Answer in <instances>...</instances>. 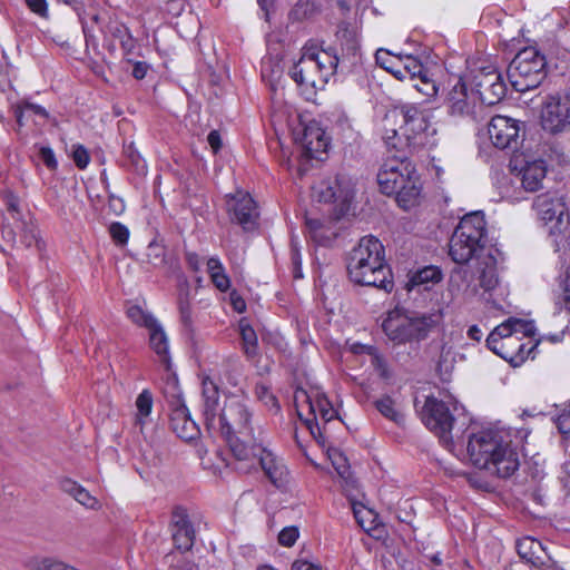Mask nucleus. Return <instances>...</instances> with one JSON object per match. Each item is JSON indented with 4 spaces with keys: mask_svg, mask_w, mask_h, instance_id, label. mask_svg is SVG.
I'll return each mask as SVG.
<instances>
[{
    "mask_svg": "<svg viewBox=\"0 0 570 570\" xmlns=\"http://www.w3.org/2000/svg\"><path fill=\"white\" fill-rule=\"evenodd\" d=\"M346 268L350 279L362 286H372L391 293L394 287L393 274L385 261L381 240L372 235L360 239L348 253Z\"/></svg>",
    "mask_w": 570,
    "mask_h": 570,
    "instance_id": "nucleus-1",
    "label": "nucleus"
},
{
    "mask_svg": "<svg viewBox=\"0 0 570 570\" xmlns=\"http://www.w3.org/2000/svg\"><path fill=\"white\" fill-rule=\"evenodd\" d=\"M466 450L475 468L501 479L510 478L520 466L517 450L498 431L485 430L470 435Z\"/></svg>",
    "mask_w": 570,
    "mask_h": 570,
    "instance_id": "nucleus-2",
    "label": "nucleus"
},
{
    "mask_svg": "<svg viewBox=\"0 0 570 570\" xmlns=\"http://www.w3.org/2000/svg\"><path fill=\"white\" fill-rule=\"evenodd\" d=\"M218 429L228 444L234 458H248L253 455L254 413L249 401L245 397L232 395L225 400L218 415Z\"/></svg>",
    "mask_w": 570,
    "mask_h": 570,
    "instance_id": "nucleus-3",
    "label": "nucleus"
},
{
    "mask_svg": "<svg viewBox=\"0 0 570 570\" xmlns=\"http://www.w3.org/2000/svg\"><path fill=\"white\" fill-rule=\"evenodd\" d=\"M533 321L509 317L498 325L487 337V346L512 366H520L529 357L534 358L539 341L533 342Z\"/></svg>",
    "mask_w": 570,
    "mask_h": 570,
    "instance_id": "nucleus-4",
    "label": "nucleus"
},
{
    "mask_svg": "<svg viewBox=\"0 0 570 570\" xmlns=\"http://www.w3.org/2000/svg\"><path fill=\"white\" fill-rule=\"evenodd\" d=\"M338 66L340 58L334 48L306 46L288 73L306 100H313L317 91L323 90L335 76Z\"/></svg>",
    "mask_w": 570,
    "mask_h": 570,
    "instance_id": "nucleus-5",
    "label": "nucleus"
},
{
    "mask_svg": "<svg viewBox=\"0 0 570 570\" xmlns=\"http://www.w3.org/2000/svg\"><path fill=\"white\" fill-rule=\"evenodd\" d=\"M377 184L383 194L395 196L404 210L419 204L422 187L415 168L406 158L386 159L377 173Z\"/></svg>",
    "mask_w": 570,
    "mask_h": 570,
    "instance_id": "nucleus-6",
    "label": "nucleus"
},
{
    "mask_svg": "<svg viewBox=\"0 0 570 570\" xmlns=\"http://www.w3.org/2000/svg\"><path fill=\"white\" fill-rule=\"evenodd\" d=\"M489 249L487 222L483 215L471 213L465 215L454 229L449 242V255L456 264H466L475 258L480 261Z\"/></svg>",
    "mask_w": 570,
    "mask_h": 570,
    "instance_id": "nucleus-7",
    "label": "nucleus"
},
{
    "mask_svg": "<svg viewBox=\"0 0 570 570\" xmlns=\"http://www.w3.org/2000/svg\"><path fill=\"white\" fill-rule=\"evenodd\" d=\"M423 420L425 425L446 445L453 442L452 432L456 430V433H463L470 421L464 414L463 406H459L456 402L448 404L434 396H428L425 400Z\"/></svg>",
    "mask_w": 570,
    "mask_h": 570,
    "instance_id": "nucleus-8",
    "label": "nucleus"
},
{
    "mask_svg": "<svg viewBox=\"0 0 570 570\" xmlns=\"http://www.w3.org/2000/svg\"><path fill=\"white\" fill-rule=\"evenodd\" d=\"M512 87L525 92L541 85L547 77V59L534 47L521 49L507 70Z\"/></svg>",
    "mask_w": 570,
    "mask_h": 570,
    "instance_id": "nucleus-9",
    "label": "nucleus"
},
{
    "mask_svg": "<svg viewBox=\"0 0 570 570\" xmlns=\"http://www.w3.org/2000/svg\"><path fill=\"white\" fill-rule=\"evenodd\" d=\"M435 325L433 315L409 316L399 311H392L383 321L382 328L394 344H405L425 340Z\"/></svg>",
    "mask_w": 570,
    "mask_h": 570,
    "instance_id": "nucleus-10",
    "label": "nucleus"
},
{
    "mask_svg": "<svg viewBox=\"0 0 570 570\" xmlns=\"http://www.w3.org/2000/svg\"><path fill=\"white\" fill-rule=\"evenodd\" d=\"M403 115L402 135L412 151L422 148H432L436 145V128L431 125L429 116L415 105H405L401 109Z\"/></svg>",
    "mask_w": 570,
    "mask_h": 570,
    "instance_id": "nucleus-11",
    "label": "nucleus"
},
{
    "mask_svg": "<svg viewBox=\"0 0 570 570\" xmlns=\"http://www.w3.org/2000/svg\"><path fill=\"white\" fill-rule=\"evenodd\" d=\"M444 106L449 116L478 124L483 119V105L480 102L476 94L469 90L466 83L460 78L456 83L448 91Z\"/></svg>",
    "mask_w": 570,
    "mask_h": 570,
    "instance_id": "nucleus-12",
    "label": "nucleus"
},
{
    "mask_svg": "<svg viewBox=\"0 0 570 570\" xmlns=\"http://www.w3.org/2000/svg\"><path fill=\"white\" fill-rule=\"evenodd\" d=\"M294 403L298 415L301 416V409L306 405L312 419H306L305 423L311 430L312 434H315L314 428L320 430L317 420L321 419L324 423H328L337 416V412L328 401V399L317 391H306L302 387H297L294 392Z\"/></svg>",
    "mask_w": 570,
    "mask_h": 570,
    "instance_id": "nucleus-13",
    "label": "nucleus"
},
{
    "mask_svg": "<svg viewBox=\"0 0 570 570\" xmlns=\"http://www.w3.org/2000/svg\"><path fill=\"white\" fill-rule=\"evenodd\" d=\"M252 445L256 448L253 450V455H248V458H235L239 463H243V465L237 469L247 472L258 464L276 488L283 487L287 478V469L283 462L261 443L256 442Z\"/></svg>",
    "mask_w": 570,
    "mask_h": 570,
    "instance_id": "nucleus-14",
    "label": "nucleus"
},
{
    "mask_svg": "<svg viewBox=\"0 0 570 570\" xmlns=\"http://www.w3.org/2000/svg\"><path fill=\"white\" fill-rule=\"evenodd\" d=\"M472 82L482 105L492 106L505 97L507 85L501 72L493 66L478 69L473 75Z\"/></svg>",
    "mask_w": 570,
    "mask_h": 570,
    "instance_id": "nucleus-15",
    "label": "nucleus"
},
{
    "mask_svg": "<svg viewBox=\"0 0 570 570\" xmlns=\"http://www.w3.org/2000/svg\"><path fill=\"white\" fill-rule=\"evenodd\" d=\"M226 210L232 223H236L245 232L257 227L258 210L255 200L248 193L237 191L226 196Z\"/></svg>",
    "mask_w": 570,
    "mask_h": 570,
    "instance_id": "nucleus-16",
    "label": "nucleus"
},
{
    "mask_svg": "<svg viewBox=\"0 0 570 570\" xmlns=\"http://www.w3.org/2000/svg\"><path fill=\"white\" fill-rule=\"evenodd\" d=\"M520 131L519 120L501 115L492 117L488 126L489 137L499 149H517Z\"/></svg>",
    "mask_w": 570,
    "mask_h": 570,
    "instance_id": "nucleus-17",
    "label": "nucleus"
},
{
    "mask_svg": "<svg viewBox=\"0 0 570 570\" xmlns=\"http://www.w3.org/2000/svg\"><path fill=\"white\" fill-rule=\"evenodd\" d=\"M543 129L558 132L570 125V96H550L541 111Z\"/></svg>",
    "mask_w": 570,
    "mask_h": 570,
    "instance_id": "nucleus-18",
    "label": "nucleus"
},
{
    "mask_svg": "<svg viewBox=\"0 0 570 570\" xmlns=\"http://www.w3.org/2000/svg\"><path fill=\"white\" fill-rule=\"evenodd\" d=\"M532 208L540 220L544 224L552 223L551 229L560 230L567 212L562 197L551 191L541 194L534 198Z\"/></svg>",
    "mask_w": 570,
    "mask_h": 570,
    "instance_id": "nucleus-19",
    "label": "nucleus"
},
{
    "mask_svg": "<svg viewBox=\"0 0 570 570\" xmlns=\"http://www.w3.org/2000/svg\"><path fill=\"white\" fill-rule=\"evenodd\" d=\"M320 202L338 203L341 209H348L354 198V188L350 178L345 176H336L334 180L321 181L316 187Z\"/></svg>",
    "mask_w": 570,
    "mask_h": 570,
    "instance_id": "nucleus-20",
    "label": "nucleus"
},
{
    "mask_svg": "<svg viewBox=\"0 0 570 570\" xmlns=\"http://www.w3.org/2000/svg\"><path fill=\"white\" fill-rule=\"evenodd\" d=\"M170 527L175 547L180 551H189L195 543L196 532L184 508L176 507L173 510Z\"/></svg>",
    "mask_w": 570,
    "mask_h": 570,
    "instance_id": "nucleus-21",
    "label": "nucleus"
},
{
    "mask_svg": "<svg viewBox=\"0 0 570 570\" xmlns=\"http://www.w3.org/2000/svg\"><path fill=\"white\" fill-rule=\"evenodd\" d=\"M517 551L520 558L535 570L550 568L551 558L546 553L540 541L530 537L520 539L517 541Z\"/></svg>",
    "mask_w": 570,
    "mask_h": 570,
    "instance_id": "nucleus-22",
    "label": "nucleus"
},
{
    "mask_svg": "<svg viewBox=\"0 0 570 570\" xmlns=\"http://www.w3.org/2000/svg\"><path fill=\"white\" fill-rule=\"evenodd\" d=\"M170 428L183 440H194L199 434L198 425L190 419L188 409L179 404L171 411Z\"/></svg>",
    "mask_w": 570,
    "mask_h": 570,
    "instance_id": "nucleus-23",
    "label": "nucleus"
},
{
    "mask_svg": "<svg viewBox=\"0 0 570 570\" xmlns=\"http://www.w3.org/2000/svg\"><path fill=\"white\" fill-rule=\"evenodd\" d=\"M204 416L207 429L216 428V415L219 407L218 385L208 376L202 381Z\"/></svg>",
    "mask_w": 570,
    "mask_h": 570,
    "instance_id": "nucleus-24",
    "label": "nucleus"
},
{
    "mask_svg": "<svg viewBox=\"0 0 570 570\" xmlns=\"http://www.w3.org/2000/svg\"><path fill=\"white\" fill-rule=\"evenodd\" d=\"M337 39L341 42L342 55L338 56L341 66H353L361 60L360 43L356 33L347 28H340Z\"/></svg>",
    "mask_w": 570,
    "mask_h": 570,
    "instance_id": "nucleus-25",
    "label": "nucleus"
},
{
    "mask_svg": "<svg viewBox=\"0 0 570 570\" xmlns=\"http://www.w3.org/2000/svg\"><path fill=\"white\" fill-rule=\"evenodd\" d=\"M522 187L530 193H534L542 187V181L547 176V165L542 159L528 161L520 170Z\"/></svg>",
    "mask_w": 570,
    "mask_h": 570,
    "instance_id": "nucleus-26",
    "label": "nucleus"
},
{
    "mask_svg": "<svg viewBox=\"0 0 570 570\" xmlns=\"http://www.w3.org/2000/svg\"><path fill=\"white\" fill-rule=\"evenodd\" d=\"M301 142L313 158H318V154L326 153L328 147L324 130L315 124L304 128Z\"/></svg>",
    "mask_w": 570,
    "mask_h": 570,
    "instance_id": "nucleus-27",
    "label": "nucleus"
},
{
    "mask_svg": "<svg viewBox=\"0 0 570 570\" xmlns=\"http://www.w3.org/2000/svg\"><path fill=\"white\" fill-rule=\"evenodd\" d=\"M497 249H489L484 256L478 261L479 283L484 291L493 289L498 284L497 274Z\"/></svg>",
    "mask_w": 570,
    "mask_h": 570,
    "instance_id": "nucleus-28",
    "label": "nucleus"
},
{
    "mask_svg": "<svg viewBox=\"0 0 570 570\" xmlns=\"http://www.w3.org/2000/svg\"><path fill=\"white\" fill-rule=\"evenodd\" d=\"M177 307L179 312V321L184 332L188 335V337H193L195 335V325L191 312L190 288L187 281H185L184 285H181L179 288Z\"/></svg>",
    "mask_w": 570,
    "mask_h": 570,
    "instance_id": "nucleus-29",
    "label": "nucleus"
},
{
    "mask_svg": "<svg viewBox=\"0 0 570 570\" xmlns=\"http://www.w3.org/2000/svg\"><path fill=\"white\" fill-rule=\"evenodd\" d=\"M13 115L19 127H23L30 119L36 121V118H39L45 122L49 118V112L46 108L28 100H22L14 105Z\"/></svg>",
    "mask_w": 570,
    "mask_h": 570,
    "instance_id": "nucleus-30",
    "label": "nucleus"
},
{
    "mask_svg": "<svg viewBox=\"0 0 570 570\" xmlns=\"http://www.w3.org/2000/svg\"><path fill=\"white\" fill-rule=\"evenodd\" d=\"M441 279L442 271L434 265H430L414 272L409 279L407 286L409 289L416 286H424L428 289L430 285L438 284Z\"/></svg>",
    "mask_w": 570,
    "mask_h": 570,
    "instance_id": "nucleus-31",
    "label": "nucleus"
},
{
    "mask_svg": "<svg viewBox=\"0 0 570 570\" xmlns=\"http://www.w3.org/2000/svg\"><path fill=\"white\" fill-rule=\"evenodd\" d=\"M420 72H423V63L415 57L406 55L400 62V67L393 72V76L401 81H416Z\"/></svg>",
    "mask_w": 570,
    "mask_h": 570,
    "instance_id": "nucleus-32",
    "label": "nucleus"
},
{
    "mask_svg": "<svg viewBox=\"0 0 570 570\" xmlns=\"http://www.w3.org/2000/svg\"><path fill=\"white\" fill-rule=\"evenodd\" d=\"M148 330L150 347L160 357L161 362L168 364V340L161 325L156 321L155 325L149 326Z\"/></svg>",
    "mask_w": 570,
    "mask_h": 570,
    "instance_id": "nucleus-33",
    "label": "nucleus"
},
{
    "mask_svg": "<svg viewBox=\"0 0 570 570\" xmlns=\"http://www.w3.org/2000/svg\"><path fill=\"white\" fill-rule=\"evenodd\" d=\"M554 308L559 313L570 316V265L559 277V291L554 293Z\"/></svg>",
    "mask_w": 570,
    "mask_h": 570,
    "instance_id": "nucleus-34",
    "label": "nucleus"
},
{
    "mask_svg": "<svg viewBox=\"0 0 570 570\" xmlns=\"http://www.w3.org/2000/svg\"><path fill=\"white\" fill-rule=\"evenodd\" d=\"M239 334L243 342L244 353L248 358H254L258 355V338L255 330L252 327L246 318H242L238 323Z\"/></svg>",
    "mask_w": 570,
    "mask_h": 570,
    "instance_id": "nucleus-35",
    "label": "nucleus"
},
{
    "mask_svg": "<svg viewBox=\"0 0 570 570\" xmlns=\"http://www.w3.org/2000/svg\"><path fill=\"white\" fill-rule=\"evenodd\" d=\"M207 271L215 287L220 292H226L230 287V278L226 274L225 267L217 256L209 257L207 261Z\"/></svg>",
    "mask_w": 570,
    "mask_h": 570,
    "instance_id": "nucleus-36",
    "label": "nucleus"
},
{
    "mask_svg": "<svg viewBox=\"0 0 570 570\" xmlns=\"http://www.w3.org/2000/svg\"><path fill=\"white\" fill-rule=\"evenodd\" d=\"M305 225L312 239L315 243L321 246H330L332 244L335 234H327L328 230L325 229L323 223L320 219L306 217Z\"/></svg>",
    "mask_w": 570,
    "mask_h": 570,
    "instance_id": "nucleus-37",
    "label": "nucleus"
},
{
    "mask_svg": "<svg viewBox=\"0 0 570 570\" xmlns=\"http://www.w3.org/2000/svg\"><path fill=\"white\" fill-rule=\"evenodd\" d=\"M413 87L428 98H433L439 92V86L430 77L429 69L423 66V72H420L416 81H413Z\"/></svg>",
    "mask_w": 570,
    "mask_h": 570,
    "instance_id": "nucleus-38",
    "label": "nucleus"
},
{
    "mask_svg": "<svg viewBox=\"0 0 570 570\" xmlns=\"http://www.w3.org/2000/svg\"><path fill=\"white\" fill-rule=\"evenodd\" d=\"M108 30L115 39L119 40L124 51L130 52L135 48L134 38L125 24L119 22L110 23Z\"/></svg>",
    "mask_w": 570,
    "mask_h": 570,
    "instance_id": "nucleus-39",
    "label": "nucleus"
},
{
    "mask_svg": "<svg viewBox=\"0 0 570 570\" xmlns=\"http://www.w3.org/2000/svg\"><path fill=\"white\" fill-rule=\"evenodd\" d=\"M122 155L135 171H137L138 174L146 173V161L144 160V158L141 157L140 153L137 150L132 141L124 144Z\"/></svg>",
    "mask_w": 570,
    "mask_h": 570,
    "instance_id": "nucleus-40",
    "label": "nucleus"
},
{
    "mask_svg": "<svg viewBox=\"0 0 570 570\" xmlns=\"http://www.w3.org/2000/svg\"><path fill=\"white\" fill-rule=\"evenodd\" d=\"M136 423L139 425L145 424V419L151 413L153 395L148 390H144L136 399Z\"/></svg>",
    "mask_w": 570,
    "mask_h": 570,
    "instance_id": "nucleus-41",
    "label": "nucleus"
},
{
    "mask_svg": "<svg viewBox=\"0 0 570 570\" xmlns=\"http://www.w3.org/2000/svg\"><path fill=\"white\" fill-rule=\"evenodd\" d=\"M377 411L386 419L401 423L403 415L395 409V403L391 396L384 395L375 402Z\"/></svg>",
    "mask_w": 570,
    "mask_h": 570,
    "instance_id": "nucleus-42",
    "label": "nucleus"
},
{
    "mask_svg": "<svg viewBox=\"0 0 570 570\" xmlns=\"http://www.w3.org/2000/svg\"><path fill=\"white\" fill-rule=\"evenodd\" d=\"M403 57L401 55H392L389 50L379 49L375 53V61L381 68L393 75L396 67H400Z\"/></svg>",
    "mask_w": 570,
    "mask_h": 570,
    "instance_id": "nucleus-43",
    "label": "nucleus"
},
{
    "mask_svg": "<svg viewBox=\"0 0 570 570\" xmlns=\"http://www.w3.org/2000/svg\"><path fill=\"white\" fill-rule=\"evenodd\" d=\"M126 314L135 324L148 328L155 325L157 321L151 314L145 312L139 305H130L127 307Z\"/></svg>",
    "mask_w": 570,
    "mask_h": 570,
    "instance_id": "nucleus-44",
    "label": "nucleus"
},
{
    "mask_svg": "<svg viewBox=\"0 0 570 570\" xmlns=\"http://www.w3.org/2000/svg\"><path fill=\"white\" fill-rule=\"evenodd\" d=\"M256 397L274 414L281 412V405L276 396L265 385H256Z\"/></svg>",
    "mask_w": 570,
    "mask_h": 570,
    "instance_id": "nucleus-45",
    "label": "nucleus"
},
{
    "mask_svg": "<svg viewBox=\"0 0 570 570\" xmlns=\"http://www.w3.org/2000/svg\"><path fill=\"white\" fill-rule=\"evenodd\" d=\"M37 155L39 160L50 170L56 171L58 169V160L53 149L49 146L36 144Z\"/></svg>",
    "mask_w": 570,
    "mask_h": 570,
    "instance_id": "nucleus-46",
    "label": "nucleus"
},
{
    "mask_svg": "<svg viewBox=\"0 0 570 570\" xmlns=\"http://www.w3.org/2000/svg\"><path fill=\"white\" fill-rule=\"evenodd\" d=\"M354 517L360 524L361 528H363L365 531H370L374 528L373 523L375 521L376 515L372 510H368L364 507H353Z\"/></svg>",
    "mask_w": 570,
    "mask_h": 570,
    "instance_id": "nucleus-47",
    "label": "nucleus"
},
{
    "mask_svg": "<svg viewBox=\"0 0 570 570\" xmlns=\"http://www.w3.org/2000/svg\"><path fill=\"white\" fill-rule=\"evenodd\" d=\"M21 243L26 247L39 246L38 228L32 223H21Z\"/></svg>",
    "mask_w": 570,
    "mask_h": 570,
    "instance_id": "nucleus-48",
    "label": "nucleus"
},
{
    "mask_svg": "<svg viewBox=\"0 0 570 570\" xmlns=\"http://www.w3.org/2000/svg\"><path fill=\"white\" fill-rule=\"evenodd\" d=\"M554 423L558 431L567 439H570V400L563 405L560 413L556 416Z\"/></svg>",
    "mask_w": 570,
    "mask_h": 570,
    "instance_id": "nucleus-49",
    "label": "nucleus"
},
{
    "mask_svg": "<svg viewBox=\"0 0 570 570\" xmlns=\"http://www.w3.org/2000/svg\"><path fill=\"white\" fill-rule=\"evenodd\" d=\"M109 234L112 240L120 246L127 244L129 238V229L121 223L115 222L109 226Z\"/></svg>",
    "mask_w": 570,
    "mask_h": 570,
    "instance_id": "nucleus-50",
    "label": "nucleus"
},
{
    "mask_svg": "<svg viewBox=\"0 0 570 570\" xmlns=\"http://www.w3.org/2000/svg\"><path fill=\"white\" fill-rule=\"evenodd\" d=\"M71 158L75 163V165L79 168V169H85L87 168V166L89 165L90 163V155H89V151L87 150V148L81 145V144H77V145H73L72 146V153H71Z\"/></svg>",
    "mask_w": 570,
    "mask_h": 570,
    "instance_id": "nucleus-51",
    "label": "nucleus"
},
{
    "mask_svg": "<svg viewBox=\"0 0 570 570\" xmlns=\"http://www.w3.org/2000/svg\"><path fill=\"white\" fill-rule=\"evenodd\" d=\"M148 262L156 267L165 266L166 265L165 248L159 245H156V244H150L148 246Z\"/></svg>",
    "mask_w": 570,
    "mask_h": 570,
    "instance_id": "nucleus-52",
    "label": "nucleus"
},
{
    "mask_svg": "<svg viewBox=\"0 0 570 570\" xmlns=\"http://www.w3.org/2000/svg\"><path fill=\"white\" fill-rule=\"evenodd\" d=\"M4 205L14 219L21 218L20 199L12 191H7L3 197Z\"/></svg>",
    "mask_w": 570,
    "mask_h": 570,
    "instance_id": "nucleus-53",
    "label": "nucleus"
},
{
    "mask_svg": "<svg viewBox=\"0 0 570 570\" xmlns=\"http://www.w3.org/2000/svg\"><path fill=\"white\" fill-rule=\"evenodd\" d=\"M298 538V529L296 527L284 528L278 534V543L284 547H292Z\"/></svg>",
    "mask_w": 570,
    "mask_h": 570,
    "instance_id": "nucleus-54",
    "label": "nucleus"
},
{
    "mask_svg": "<svg viewBox=\"0 0 570 570\" xmlns=\"http://www.w3.org/2000/svg\"><path fill=\"white\" fill-rule=\"evenodd\" d=\"M367 353L373 355V365L374 367L380 372V375L382 377H385L387 379L390 376L389 374V368H387V364H386V361L384 360V357L379 354L375 350V347L373 346H368L367 347Z\"/></svg>",
    "mask_w": 570,
    "mask_h": 570,
    "instance_id": "nucleus-55",
    "label": "nucleus"
},
{
    "mask_svg": "<svg viewBox=\"0 0 570 570\" xmlns=\"http://www.w3.org/2000/svg\"><path fill=\"white\" fill-rule=\"evenodd\" d=\"M27 7L35 14L47 19L49 16L47 0H24Z\"/></svg>",
    "mask_w": 570,
    "mask_h": 570,
    "instance_id": "nucleus-56",
    "label": "nucleus"
},
{
    "mask_svg": "<svg viewBox=\"0 0 570 570\" xmlns=\"http://www.w3.org/2000/svg\"><path fill=\"white\" fill-rule=\"evenodd\" d=\"M49 562V557H29L23 561V567L28 570H46V564Z\"/></svg>",
    "mask_w": 570,
    "mask_h": 570,
    "instance_id": "nucleus-57",
    "label": "nucleus"
},
{
    "mask_svg": "<svg viewBox=\"0 0 570 570\" xmlns=\"http://www.w3.org/2000/svg\"><path fill=\"white\" fill-rule=\"evenodd\" d=\"M49 562V557H29L23 561V567L28 570H46V564Z\"/></svg>",
    "mask_w": 570,
    "mask_h": 570,
    "instance_id": "nucleus-58",
    "label": "nucleus"
},
{
    "mask_svg": "<svg viewBox=\"0 0 570 570\" xmlns=\"http://www.w3.org/2000/svg\"><path fill=\"white\" fill-rule=\"evenodd\" d=\"M291 259L293 264V271H294V277L295 278H302V257L299 249L297 248L296 244L292 243V249H291Z\"/></svg>",
    "mask_w": 570,
    "mask_h": 570,
    "instance_id": "nucleus-59",
    "label": "nucleus"
},
{
    "mask_svg": "<svg viewBox=\"0 0 570 570\" xmlns=\"http://www.w3.org/2000/svg\"><path fill=\"white\" fill-rule=\"evenodd\" d=\"M75 500L87 508H95L97 504L96 498H94L83 487H81L77 492Z\"/></svg>",
    "mask_w": 570,
    "mask_h": 570,
    "instance_id": "nucleus-60",
    "label": "nucleus"
},
{
    "mask_svg": "<svg viewBox=\"0 0 570 570\" xmlns=\"http://www.w3.org/2000/svg\"><path fill=\"white\" fill-rule=\"evenodd\" d=\"M107 207L108 210L116 216L121 215L126 208L124 200L114 195L109 196Z\"/></svg>",
    "mask_w": 570,
    "mask_h": 570,
    "instance_id": "nucleus-61",
    "label": "nucleus"
},
{
    "mask_svg": "<svg viewBox=\"0 0 570 570\" xmlns=\"http://www.w3.org/2000/svg\"><path fill=\"white\" fill-rule=\"evenodd\" d=\"M60 489L75 499L77 492L81 489V485L72 479L65 478L60 481Z\"/></svg>",
    "mask_w": 570,
    "mask_h": 570,
    "instance_id": "nucleus-62",
    "label": "nucleus"
},
{
    "mask_svg": "<svg viewBox=\"0 0 570 570\" xmlns=\"http://www.w3.org/2000/svg\"><path fill=\"white\" fill-rule=\"evenodd\" d=\"M148 69H149V65L147 62L135 61V62H132L131 75L135 79L141 80L146 77Z\"/></svg>",
    "mask_w": 570,
    "mask_h": 570,
    "instance_id": "nucleus-63",
    "label": "nucleus"
},
{
    "mask_svg": "<svg viewBox=\"0 0 570 570\" xmlns=\"http://www.w3.org/2000/svg\"><path fill=\"white\" fill-rule=\"evenodd\" d=\"M292 570H322L320 564L307 560H296L292 564Z\"/></svg>",
    "mask_w": 570,
    "mask_h": 570,
    "instance_id": "nucleus-64",
    "label": "nucleus"
}]
</instances>
